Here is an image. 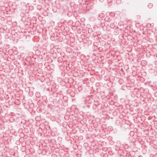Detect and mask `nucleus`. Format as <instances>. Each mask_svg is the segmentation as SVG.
I'll return each instance as SVG.
<instances>
[{
  "mask_svg": "<svg viewBox=\"0 0 157 157\" xmlns=\"http://www.w3.org/2000/svg\"><path fill=\"white\" fill-rule=\"evenodd\" d=\"M148 6L149 8H151L153 6V4L150 3L148 5Z\"/></svg>",
  "mask_w": 157,
  "mask_h": 157,
  "instance_id": "1",
  "label": "nucleus"
}]
</instances>
